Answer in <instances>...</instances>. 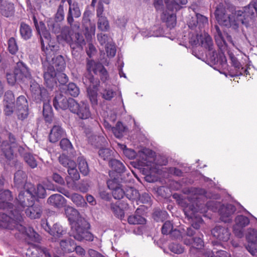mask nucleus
I'll list each match as a JSON object with an SVG mask.
<instances>
[{
  "label": "nucleus",
  "mask_w": 257,
  "mask_h": 257,
  "mask_svg": "<svg viewBox=\"0 0 257 257\" xmlns=\"http://www.w3.org/2000/svg\"><path fill=\"white\" fill-rule=\"evenodd\" d=\"M88 142L95 147H99L102 145L104 138L100 136H97L91 133H86Z\"/></svg>",
  "instance_id": "nucleus-36"
},
{
  "label": "nucleus",
  "mask_w": 257,
  "mask_h": 257,
  "mask_svg": "<svg viewBox=\"0 0 257 257\" xmlns=\"http://www.w3.org/2000/svg\"><path fill=\"white\" fill-rule=\"evenodd\" d=\"M13 199L12 192L9 190H5L0 192V200L3 202L11 201Z\"/></svg>",
  "instance_id": "nucleus-64"
},
{
  "label": "nucleus",
  "mask_w": 257,
  "mask_h": 257,
  "mask_svg": "<svg viewBox=\"0 0 257 257\" xmlns=\"http://www.w3.org/2000/svg\"><path fill=\"white\" fill-rule=\"evenodd\" d=\"M125 195L130 200H136L140 196L139 191L133 187H130L125 191Z\"/></svg>",
  "instance_id": "nucleus-57"
},
{
  "label": "nucleus",
  "mask_w": 257,
  "mask_h": 257,
  "mask_svg": "<svg viewBox=\"0 0 257 257\" xmlns=\"http://www.w3.org/2000/svg\"><path fill=\"white\" fill-rule=\"evenodd\" d=\"M98 29L102 31H108L109 29L108 21L105 17H100L97 22Z\"/></svg>",
  "instance_id": "nucleus-51"
},
{
  "label": "nucleus",
  "mask_w": 257,
  "mask_h": 257,
  "mask_svg": "<svg viewBox=\"0 0 257 257\" xmlns=\"http://www.w3.org/2000/svg\"><path fill=\"white\" fill-rule=\"evenodd\" d=\"M100 94L102 98L106 100H111L116 95V92L110 88L102 89Z\"/></svg>",
  "instance_id": "nucleus-50"
},
{
  "label": "nucleus",
  "mask_w": 257,
  "mask_h": 257,
  "mask_svg": "<svg viewBox=\"0 0 257 257\" xmlns=\"http://www.w3.org/2000/svg\"><path fill=\"white\" fill-rule=\"evenodd\" d=\"M152 215L154 219L157 222H163L167 218V213L165 211L156 209L154 210Z\"/></svg>",
  "instance_id": "nucleus-48"
},
{
  "label": "nucleus",
  "mask_w": 257,
  "mask_h": 257,
  "mask_svg": "<svg viewBox=\"0 0 257 257\" xmlns=\"http://www.w3.org/2000/svg\"><path fill=\"white\" fill-rule=\"evenodd\" d=\"M169 248L172 252L180 254L184 252V248L180 244L174 242H172L169 245Z\"/></svg>",
  "instance_id": "nucleus-63"
},
{
  "label": "nucleus",
  "mask_w": 257,
  "mask_h": 257,
  "mask_svg": "<svg viewBox=\"0 0 257 257\" xmlns=\"http://www.w3.org/2000/svg\"><path fill=\"white\" fill-rule=\"evenodd\" d=\"M58 48L51 49H47L44 53L46 56V60L42 63H48L50 66H52L57 71H62L66 65L65 61L62 55L55 56V52Z\"/></svg>",
  "instance_id": "nucleus-7"
},
{
  "label": "nucleus",
  "mask_w": 257,
  "mask_h": 257,
  "mask_svg": "<svg viewBox=\"0 0 257 257\" xmlns=\"http://www.w3.org/2000/svg\"><path fill=\"white\" fill-rule=\"evenodd\" d=\"M25 189V191H21L17 198L18 203L22 207L32 206L34 201L31 190L29 189L28 187Z\"/></svg>",
  "instance_id": "nucleus-16"
},
{
  "label": "nucleus",
  "mask_w": 257,
  "mask_h": 257,
  "mask_svg": "<svg viewBox=\"0 0 257 257\" xmlns=\"http://www.w3.org/2000/svg\"><path fill=\"white\" fill-rule=\"evenodd\" d=\"M91 15V12L88 10H86L83 15L82 24L87 31L91 30L94 28V25L91 22L90 19Z\"/></svg>",
  "instance_id": "nucleus-39"
},
{
  "label": "nucleus",
  "mask_w": 257,
  "mask_h": 257,
  "mask_svg": "<svg viewBox=\"0 0 257 257\" xmlns=\"http://www.w3.org/2000/svg\"><path fill=\"white\" fill-rule=\"evenodd\" d=\"M78 167L80 173L83 176H87L89 173V168L86 160L82 157H79L77 159Z\"/></svg>",
  "instance_id": "nucleus-41"
},
{
  "label": "nucleus",
  "mask_w": 257,
  "mask_h": 257,
  "mask_svg": "<svg viewBox=\"0 0 257 257\" xmlns=\"http://www.w3.org/2000/svg\"><path fill=\"white\" fill-rule=\"evenodd\" d=\"M20 33L21 37L25 40H28L32 36V30L31 27L24 22H22L20 26Z\"/></svg>",
  "instance_id": "nucleus-34"
},
{
  "label": "nucleus",
  "mask_w": 257,
  "mask_h": 257,
  "mask_svg": "<svg viewBox=\"0 0 257 257\" xmlns=\"http://www.w3.org/2000/svg\"><path fill=\"white\" fill-rule=\"evenodd\" d=\"M236 211V207L232 204H227L226 205H222L219 209V212L222 220L224 221H227L228 219Z\"/></svg>",
  "instance_id": "nucleus-22"
},
{
  "label": "nucleus",
  "mask_w": 257,
  "mask_h": 257,
  "mask_svg": "<svg viewBox=\"0 0 257 257\" xmlns=\"http://www.w3.org/2000/svg\"><path fill=\"white\" fill-rule=\"evenodd\" d=\"M229 58L231 60V65L234 67L236 71L235 74H231V76L233 77L235 76L243 75V72L240 71V69L242 66L240 63L238 61L237 58L235 57L233 54H230Z\"/></svg>",
  "instance_id": "nucleus-44"
},
{
  "label": "nucleus",
  "mask_w": 257,
  "mask_h": 257,
  "mask_svg": "<svg viewBox=\"0 0 257 257\" xmlns=\"http://www.w3.org/2000/svg\"><path fill=\"white\" fill-rule=\"evenodd\" d=\"M93 66V60L87 58L86 59V72L83 74L82 77L83 83L86 88H98L100 84L99 79L95 77L94 75H97L94 71Z\"/></svg>",
  "instance_id": "nucleus-6"
},
{
  "label": "nucleus",
  "mask_w": 257,
  "mask_h": 257,
  "mask_svg": "<svg viewBox=\"0 0 257 257\" xmlns=\"http://www.w3.org/2000/svg\"><path fill=\"white\" fill-rule=\"evenodd\" d=\"M47 228H45V230L52 236V241H56L66 233V230L58 223L54 224L52 228L50 227L47 224Z\"/></svg>",
  "instance_id": "nucleus-19"
},
{
  "label": "nucleus",
  "mask_w": 257,
  "mask_h": 257,
  "mask_svg": "<svg viewBox=\"0 0 257 257\" xmlns=\"http://www.w3.org/2000/svg\"><path fill=\"white\" fill-rule=\"evenodd\" d=\"M30 187H28L29 189L31 190V192L33 195L34 200L36 198H44L46 196V191L44 187L39 184L37 186V188H35L34 185L32 184H29Z\"/></svg>",
  "instance_id": "nucleus-28"
},
{
  "label": "nucleus",
  "mask_w": 257,
  "mask_h": 257,
  "mask_svg": "<svg viewBox=\"0 0 257 257\" xmlns=\"http://www.w3.org/2000/svg\"><path fill=\"white\" fill-rule=\"evenodd\" d=\"M87 96L89 100L92 105H96L97 104V90L98 88H86Z\"/></svg>",
  "instance_id": "nucleus-47"
},
{
  "label": "nucleus",
  "mask_w": 257,
  "mask_h": 257,
  "mask_svg": "<svg viewBox=\"0 0 257 257\" xmlns=\"http://www.w3.org/2000/svg\"><path fill=\"white\" fill-rule=\"evenodd\" d=\"M28 182V176L25 172L19 170L15 174L14 176V186L18 189H26L30 187Z\"/></svg>",
  "instance_id": "nucleus-15"
},
{
  "label": "nucleus",
  "mask_w": 257,
  "mask_h": 257,
  "mask_svg": "<svg viewBox=\"0 0 257 257\" xmlns=\"http://www.w3.org/2000/svg\"><path fill=\"white\" fill-rule=\"evenodd\" d=\"M34 249L37 252L35 254L38 257H51L52 255L50 250L44 246L38 245ZM35 251L32 252V254H35Z\"/></svg>",
  "instance_id": "nucleus-43"
},
{
  "label": "nucleus",
  "mask_w": 257,
  "mask_h": 257,
  "mask_svg": "<svg viewBox=\"0 0 257 257\" xmlns=\"http://www.w3.org/2000/svg\"><path fill=\"white\" fill-rule=\"evenodd\" d=\"M42 64L44 84L48 88L52 90L57 86L56 71L52 66H50L48 63Z\"/></svg>",
  "instance_id": "nucleus-10"
},
{
  "label": "nucleus",
  "mask_w": 257,
  "mask_h": 257,
  "mask_svg": "<svg viewBox=\"0 0 257 257\" xmlns=\"http://www.w3.org/2000/svg\"><path fill=\"white\" fill-rule=\"evenodd\" d=\"M246 238L249 243L255 244L257 242V230L253 228H249Z\"/></svg>",
  "instance_id": "nucleus-56"
},
{
  "label": "nucleus",
  "mask_w": 257,
  "mask_h": 257,
  "mask_svg": "<svg viewBox=\"0 0 257 257\" xmlns=\"http://www.w3.org/2000/svg\"><path fill=\"white\" fill-rule=\"evenodd\" d=\"M235 224L233 226L234 234L239 238L243 235V228L248 225L249 219L242 215H237L235 219Z\"/></svg>",
  "instance_id": "nucleus-14"
},
{
  "label": "nucleus",
  "mask_w": 257,
  "mask_h": 257,
  "mask_svg": "<svg viewBox=\"0 0 257 257\" xmlns=\"http://www.w3.org/2000/svg\"><path fill=\"white\" fill-rule=\"evenodd\" d=\"M71 104V112L76 114L81 119H87L91 118V113L89 104L81 101L79 103L73 100Z\"/></svg>",
  "instance_id": "nucleus-9"
},
{
  "label": "nucleus",
  "mask_w": 257,
  "mask_h": 257,
  "mask_svg": "<svg viewBox=\"0 0 257 257\" xmlns=\"http://www.w3.org/2000/svg\"><path fill=\"white\" fill-rule=\"evenodd\" d=\"M47 203L55 208H61L65 205L66 200L61 195L55 194L48 198Z\"/></svg>",
  "instance_id": "nucleus-23"
},
{
  "label": "nucleus",
  "mask_w": 257,
  "mask_h": 257,
  "mask_svg": "<svg viewBox=\"0 0 257 257\" xmlns=\"http://www.w3.org/2000/svg\"><path fill=\"white\" fill-rule=\"evenodd\" d=\"M93 66L94 67V71L96 72V74H99L101 80L103 82H105L109 78V75L106 69L103 65L98 62H95L93 60Z\"/></svg>",
  "instance_id": "nucleus-29"
},
{
  "label": "nucleus",
  "mask_w": 257,
  "mask_h": 257,
  "mask_svg": "<svg viewBox=\"0 0 257 257\" xmlns=\"http://www.w3.org/2000/svg\"><path fill=\"white\" fill-rule=\"evenodd\" d=\"M164 4L166 8L170 11L177 10V5L172 0H154V5L157 11H163L164 8Z\"/></svg>",
  "instance_id": "nucleus-21"
},
{
  "label": "nucleus",
  "mask_w": 257,
  "mask_h": 257,
  "mask_svg": "<svg viewBox=\"0 0 257 257\" xmlns=\"http://www.w3.org/2000/svg\"><path fill=\"white\" fill-rule=\"evenodd\" d=\"M70 199L78 207L85 208L87 206V204L84 198L79 194H72Z\"/></svg>",
  "instance_id": "nucleus-40"
},
{
  "label": "nucleus",
  "mask_w": 257,
  "mask_h": 257,
  "mask_svg": "<svg viewBox=\"0 0 257 257\" xmlns=\"http://www.w3.org/2000/svg\"><path fill=\"white\" fill-rule=\"evenodd\" d=\"M7 136L8 141H3L1 145V155L8 161H11L15 158V150L17 149L19 154H22L25 151V148L19 144L16 136L12 133L8 132Z\"/></svg>",
  "instance_id": "nucleus-4"
},
{
  "label": "nucleus",
  "mask_w": 257,
  "mask_h": 257,
  "mask_svg": "<svg viewBox=\"0 0 257 257\" xmlns=\"http://www.w3.org/2000/svg\"><path fill=\"white\" fill-rule=\"evenodd\" d=\"M27 236L34 242H39L41 240V237L34 229L31 227H29L26 231Z\"/></svg>",
  "instance_id": "nucleus-55"
},
{
  "label": "nucleus",
  "mask_w": 257,
  "mask_h": 257,
  "mask_svg": "<svg viewBox=\"0 0 257 257\" xmlns=\"http://www.w3.org/2000/svg\"><path fill=\"white\" fill-rule=\"evenodd\" d=\"M59 163L64 167H66L68 169L70 167H74L76 166V163L69 159L66 155H62L59 157Z\"/></svg>",
  "instance_id": "nucleus-46"
},
{
  "label": "nucleus",
  "mask_w": 257,
  "mask_h": 257,
  "mask_svg": "<svg viewBox=\"0 0 257 257\" xmlns=\"http://www.w3.org/2000/svg\"><path fill=\"white\" fill-rule=\"evenodd\" d=\"M67 172L68 175L65 178L67 185L70 184L71 182L74 183L80 179V174L76 169V166L70 167L67 169Z\"/></svg>",
  "instance_id": "nucleus-32"
},
{
  "label": "nucleus",
  "mask_w": 257,
  "mask_h": 257,
  "mask_svg": "<svg viewBox=\"0 0 257 257\" xmlns=\"http://www.w3.org/2000/svg\"><path fill=\"white\" fill-rule=\"evenodd\" d=\"M48 100L43 102V114L46 121L51 123L53 120V113L52 108Z\"/></svg>",
  "instance_id": "nucleus-33"
},
{
  "label": "nucleus",
  "mask_w": 257,
  "mask_h": 257,
  "mask_svg": "<svg viewBox=\"0 0 257 257\" xmlns=\"http://www.w3.org/2000/svg\"><path fill=\"white\" fill-rule=\"evenodd\" d=\"M239 11L235 13V16L233 18L230 15L226 13V9L223 5L219 4L216 8L214 15L216 21L220 25L237 30L239 24H241V21L238 20Z\"/></svg>",
  "instance_id": "nucleus-3"
},
{
  "label": "nucleus",
  "mask_w": 257,
  "mask_h": 257,
  "mask_svg": "<svg viewBox=\"0 0 257 257\" xmlns=\"http://www.w3.org/2000/svg\"><path fill=\"white\" fill-rule=\"evenodd\" d=\"M110 209L113 212L114 215L118 218H119L120 219H122L124 218V210H123V209L121 208L120 206L117 203H111L110 204Z\"/></svg>",
  "instance_id": "nucleus-45"
},
{
  "label": "nucleus",
  "mask_w": 257,
  "mask_h": 257,
  "mask_svg": "<svg viewBox=\"0 0 257 257\" xmlns=\"http://www.w3.org/2000/svg\"><path fill=\"white\" fill-rule=\"evenodd\" d=\"M60 245L61 249L65 252H71L74 251L75 248V243L73 240L64 239L60 242Z\"/></svg>",
  "instance_id": "nucleus-38"
},
{
  "label": "nucleus",
  "mask_w": 257,
  "mask_h": 257,
  "mask_svg": "<svg viewBox=\"0 0 257 257\" xmlns=\"http://www.w3.org/2000/svg\"><path fill=\"white\" fill-rule=\"evenodd\" d=\"M68 3L69 9L66 17L67 24L72 29H79V24L75 22L74 18H78L81 15L80 5L77 2H72V0H69Z\"/></svg>",
  "instance_id": "nucleus-8"
},
{
  "label": "nucleus",
  "mask_w": 257,
  "mask_h": 257,
  "mask_svg": "<svg viewBox=\"0 0 257 257\" xmlns=\"http://www.w3.org/2000/svg\"><path fill=\"white\" fill-rule=\"evenodd\" d=\"M140 209L138 208L134 215H130L127 218V222L130 224H144L146 222V219L139 215Z\"/></svg>",
  "instance_id": "nucleus-30"
},
{
  "label": "nucleus",
  "mask_w": 257,
  "mask_h": 257,
  "mask_svg": "<svg viewBox=\"0 0 257 257\" xmlns=\"http://www.w3.org/2000/svg\"><path fill=\"white\" fill-rule=\"evenodd\" d=\"M109 166L112 170L118 174H121L125 171V167L123 163L116 159H111L108 162Z\"/></svg>",
  "instance_id": "nucleus-37"
},
{
  "label": "nucleus",
  "mask_w": 257,
  "mask_h": 257,
  "mask_svg": "<svg viewBox=\"0 0 257 257\" xmlns=\"http://www.w3.org/2000/svg\"><path fill=\"white\" fill-rule=\"evenodd\" d=\"M12 217L6 214L4 211H0V227L13 230L15 224L11 220Z\"/></svg>",
  "instance_id": "nucleus-26"
},
{
  "label": "nucleus",
  "mask_w": 257,
  "mask_h": 257,
  "mask_svg": "<svg viewBox=\"0 0 257 257\" xmlns=\"http://www.w3.org/2000/svg\"><path fill=\"white\" fill-rule=\"evenodd\" d=\"M16 109L19 119L24 120L28 117L29 114L28 103L25 96L20 95L17 98Z\"/></svg>",
  "instance_id": "nucleus-13"
},
{
  "label": "nucleus",
  "mask_w": 257,
  "mask_h": 257,
  "mask_svg": "<svg viewBox=\"0 0 257 257\" xmlns=\"http://www.w3.org/2000/svg\"><path fill=\"white\" fill-rule=\"evenodd\" d=\"M8 83L11 86L16 84L24 83L32 78L31 72L28 66L21 60L16 63L12 71L6 73Z\"/></svg>",
  "instance_id": "nucleus-1"
},
{
  "label": "nucleus",
  "mask_w": 257,
  "mask_h": 257,
  "mask_svg": "<svg viewBox=\"0 0 257 257\" xmlns=\"http://www.w3.org/2000/svg\"><path fill=\"white\" fill-rule=\"evenodd\" d=\"M9 216L12 217L11 220L13 222H21L23 221V218L22 215L21 211L20 210L15 209L11 210L10 214L8 215Z\"/></svg>",
  "instance_id": "nucleus-58"
},
{
  "label": "nucleus",
  "mask_w": 257,
  "mask_h": 257,
  "mask_svg": "<svg viewBox=\"0 0 257 257\" xmlns=\"http://www.w3.org/2000/svg\"><path fill=\"white\" fill-rule=\"evenodd\" d=\"M43 211L42 206L39 204H34L32 206L28 207L26 210L28 216L32 219L39 218L41 216Z\"/></svg>",
  "instance_id": "nucleus-24"
},
{
  "label": "nucleus",
  "mask_w": 257,
  "mask_h": 257,
  "mask_svg": "<svg viewBox=\"0 0 257 257\" xmlns=\"http://www.w3.org/2000/svg\"><path fill=\"white\" fill-rule=\"evenodd\" d=\"M31 96L36 103H40L48 100V93L44 87H41L40 85L35 82H32L30 85Z\"/></svg>",
  "instance_id": "nucleus-11"
},
{
  "label": "nucleus",
  "mask_w": 257,
  "mask_h": 257,
  "mask_svg": "<svg viewBox=\"0 0 257 257\" xmlns=\"http://www.w3.org/2000/svg\"><path fill=\"white\" fill-rule=\"evenodd\" d=\"M72 29L76 30V29H72L70 26H64L61 30V36L63 40H64L67 43H69L71 41L72 35L74 33L72 32Z\"/></svg>",
  "instance_id": "nucleus-42"
},
{
  "label": "nucleus",
  "mask_w": 257,
  "mask_h": 257,
  "mask_svg": "<svg viewBox=\"0 0 257 257\" xmlns=\"http://www.w3.org/2000/svg\"><path fill=\"white\" fill-rule=\"evenodd\" d=\"M65 213L69 219L74 220L79 216L78 211L74 208L68 206L65 208Z\"/></svg>",
  "instance_id": "nucleus-52"
},
{
  "label": "nucleus",
  "mask_w": 257,
  "mask_h": 257,
  "mask_svg": "<svg viewBox=\"0 0 257 257\" xmlns=\"http://www.w3.org/2000/svg\"><path fill=\"white\" fill-rule=\"evenodd\" d=\"M24 159L25 162L31 168L34 169L37 166V161L33 154L26 152L25 150L22 154H19Z\"/></svg>",
  "instance_id": "nucleus-35"
},
{
  "label": "nucleus",
  "mask_w": 257,
  "mask_h": 257,
  "mask_svg": "<svg viewBox=\"0 0 257 257\" xmlns=\"http://www.w3.org/2000/svg\"><path fill=\"white\" fill-rule=\"evenodd\" d=\"M40 35L42 50L44 52L47 51V49H55L58 46L54 45L51 39V35L46 29L41 32Z\"/></svg>",
  "instance_id": "nucleus-18"
},
{
  "label": "nucleus",
  "mask_w": 257,
  "mask_h": 257,
  "mask_svg": "<svg viewBox=\"0 0 257 257\" xmlns=\"http://www.w3.org/2000/svg\"><path fill=\"white\" fill-rule=\"evenodd\" d=\"M8 49L9 52L14 55L18 51V46L16 43V39L14 37H11L9 39L8 43Z\"/></svg>",
  "instance_id": "nucleus-59"
},
{
  "label": "nucleus",
  "mask_w": 257,
  "mask_h": 257,
  "mask_svg": "<svg viewBox=\"0 0 257 257\" xmlns=\"http://www.w3.org/2000/svg\"><path fill=\"white\" fill-rule=\"evenodd\" d=\"M88 225V223L84 219L74 221L72 223L71 228L69 233L70 236L80 241H93L94 237L87 229Z\"/></svg>",
  "instance_id": "nucleus-5"
},
{
  "label": "nucleus",
  "mask_w": 257,
  "mask_h": 257,
  "mask_svg": "<svg viewBox=\"0 0 257 257\" xmlns=\"http://www.w3.org/2000/svg\"><path fill=\"white\" fill-rule=\"evenodd\" d=\"M199 43L202 47L208 50V53L206 55L214 64H220L222 67H224L226 64V59L225 56L220 55L218 57L217 53L213 49V43L211 37L208 34L200 35L197 38V42L195 41L192 43L197 45Z\"/></svg>",
  "instance_id": "nucleus-2"
},
{
  "label": "nucleus",
  "mask_w": 257,
  "mask_h": 257,
  "mask_svg": "<svg viewBox=\"0 0 257 257\" xmlns=\"http://www.w3.org/2000/svg\"><path fill=\"white\" fill-rule=\"evenodd\" d=\"M60 90L64 94L73 97H77L79 93V87L74 83H70L68 85L62 86Z\"/></svg>",
  "instance_id": "nucleus-27"
},
{
  "label": "nucleus",
  "mask_w": 257,
  "mask_h": 257,
  "mask_svg": "<svg viewBox=\"0 0 257 257\" xmlns=\"http://www.w3.org/2000/svg\"><path fill=\"white\" fill-rule=\"evenodd\" d=\"M73 100H75L70 97L67 98L66 96L64 95L63 92H61L60 90V92L57 94L53 99V105L57 110L59 109L66 110L69 108L71 111Z\"/></svg>",
  "instance_id": "nucleus-12"
},
{
  "label": "nucleus",
  "mask_w": 257,
  "mask_h": 257,
  "mask_svg": "<svg viewBox=\"0 0 257 257\" xmlns=\"http://www.w3.org/2000/svg\"><path fill=\"white\" fill-rule=\"evenodd\" d=\"M65 135V131L61 125L54 124L51 130L49 139L50 142L54 143L60 140Z\"/></svg>",
  "instance_id": "nucleus-20"
},
{
  "label": "nucleus",
  "mask_w": 257,
  "mask_h": 257,
  "mask_svg": "<svg viewBox=\"0 0 257 257\" xmlns=\"http://www.w3.org/2000/svg\"><path fill=\"white\" fill-rule=\"evenodd\" d=\"M185 193L191 195L196 196L195 198L196 199L198 198L197 195H205L207 196L206 191L203 189L199 188H189L187 189Z\"/></svg>",
  "instance_id": "nucleus-53"
},
{
  "label": "nucleus",
  "mask_w": 257,
  "mask_h": 257,
  "mask_svg": "<svg viewBox=\"0 0 257 257\" xmlns=\"http://www.w3.org/2000/svg\"><path fill=\"white\" fill-rule=\"evenodd\" d=\"M120 183L121 181H120V179L119 177H114L113 179H109L107 181V185L108 188L112 190L122 186Z\"/></svg>",
  "instance_id": "nucleus-60"
},
{
  "label": "nucleus",
  "mask_w": 257,
  "mask_h": 257,
  "mask_svg": "<svg viewBox=\"0 0 257 257\" xmlns=\"http://www.w3.org/2000/svg\"><path fill=\"white\" fill-rule=\"evenodd\" d=\"M213 236L219 241H227L230 236V232L228 228L221 225L216 226L211 230Z\"/></svg>",
  "instance_id": "nucleus-17"
},
{
  "label": "nucleus",
  "mask_w": 257,
  "mask_h": 257,
  "mask_svg": "<svg viewBox=\"0 0 257 257\" xmlns=\"http://www.w3.org/2000/svg\"><path fill=\"white\" fill-rule=\"evenodd\" d=\"M58 23L55 21L49 20L47 23L49 30H51L55 34L59 33L61 30L60 25Z\"/></svg>",
  "instance_id": "nucleus-61"
},
{
  "label": "nucleus",
  "mask_w": 257,
  "mask_h": 257,
  "mask_svg": "<svg viewBox=\"0 0 257 257\" xmlns=\"http://www.w3.org/2000/svg\"><path fill=\"white\" fill-rule=\"evenodd\" d=\"M125 127L120 121H118L115 126L112 128V131L114 136L117 138L122 136L123 133L125 131Z\"/></svg>",
  "instance_id": "nucleus-54"
},
{
  "label": "nucleus",
  "mask_w": 257,
  "mask_h": 257,
  "mask_svg": "<svg viewBox=\"0 0 257 257\" xmlns=\"http://www.w3.org/2000/svg\"><path fill=\"white\" fill-rule=\"evenodd\" d=\"M64 1L61 2L59 5L57 12L55 15V21L57 22H61L64 19L65 12L64 10Z\"/></svg>",
  "instance_id": "nucleus-49"
},
{
  "label": "nucleus",
  "mask_w": 257,
  "mask_h": 257,
  "mask_svg": "<svg viewBox=\"0 0 257 257\" xmlns=\"http://www.w3.org/2000/svg\"><path fill=\"white\" fill-rule=\"evenodd\" d=\"M15 7L13 3L5 1L0 4V13L6 17H10L14 14Z\"/></svg>",
  "instance_id": "nucleus-25"
},
{
  "label": "nucleus",
  "mask_w": 257,
  "mask_h": 257,
  "mask_svg": "<svg viewBox=\"0 0 257 257\" xmlns=\"http://www.w3.org/2000/svg\"><path fill=\"white\" fill-rule=\"evenodd\" d=\"M99 156L104 160H109L111 159V151L107 148H102L98 151Z\"/></svg>",
  "instance_id": "nucleus-62"
},
{
  "label": "nucleus",
  "mask_w": 257,
  "mask_h": 257,
  "mask_svg": "<svg viewBox=\"0 0 257 257\" xmlns=\"http://www.w3.org/2000/svg\"><path fill=\"white\" fill-rule=\"evenodd\" d=\"M68 44L70 47L79 46L83 47L85 45V40L83 35L79 33H75L72 35L71 41Z\"/></svg>",
  "instance_id": "nucleus-31"
}]
</instances>
